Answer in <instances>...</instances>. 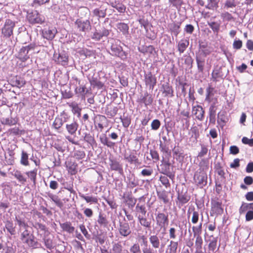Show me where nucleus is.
Wrapping results in <instances>:
<instances>
[{"label": "nucleus", "mask_w": 253, "mask_h": 253, "mask_svg": "<svg viewBox=\"0 0 253 253\" xmlns=\"http://www.w3.org/2000/svg\"><path fill=\"white\" fill-rule=\"evenodd\" d=\"M194 181L196 185L203 188L207 184V175L204 170L196 171L194 176Z\"/></svg>", "instance_id": "nucleus-1"}, {"label": "nucleus", "mask_w": 253, "mask_h": 253, "mask_svg": "<svg viewBox=\"0 0 253 253\" xmlns=\"http://www.w3.org/2000/svg\"><path fill=\"white\" fill-rule=\"evenodd\" d=\"M156 223L160 229H165L169 222V215L164 212H158L156 214Z\"/></svg>", "instance_id": "nucleus-2"}, {"label": "nucleus", "mask_w": 253, "mask_h": 253, "mask_svg": "<svg viewBox=\"0 0 253 253\" xmlns=\"http://www.w3.org/2000/svg\"><path fill=\"white\" fill-rule=\"evenodd\" d=\"M223 212V208L221 202L218 200H212L211 203V216H217Z\"/></svg>", "instance_id": "nucleus-3"}, {"label": "nucleus", "mask_w": 253, "mask_h": 253, "mask_svg": "<svg viewBox=\"0 0 253 253\" xmlns=\"http://www.w3.org/2000/svg\"><path fill=\"white\" fill-rule=\"evenodd\" d=\"M22 243L33 249H39L42 247V245L36 239L35 236L31 234L30 236L21 240Z\"/></svg>", "instance_id": "nucleus-4"}, {"label": "nucleus", "mask_w": 253, "mask_h": 253, "mask_svg": "<svg viewBox=\"0 0 253 253\" xmlns=\"http://www.w3.org/2000/svg\"><path fill=\"white\" fill-rule=\"evenodd\" d=\"M15 22L10 19H7L4 27L1 29V33L3 37L8 38L13 35V28L15 27Z\"/></svg>", "instance_id": "nucleus-5"}, {"label": "nucleus", "mask_w": 253, "mask_h": 253, "mask_svg": "<svg viewBox=\"0 0 253 253\" xmlns=\"http://www.w3.org/2000/svg\"><path fill=\"white\" fill-rule=\"evenodd\" d=\"M144 81L146 87L150 89L153 90L157 84V78L151 72L145 73L144 75Z\"/></svg>", "instance_id": "nucleus-6"}, {"label": "nucleus", "mask_w": 253, "mask_h": 253, "mask_svg": "<svg viewBox=\"0 0 253 253\" xmlns=\"http://www.w3.org/2000/svg\"><path fill=\"white\" fill-rule=\"evenodd\" d=\"M169 158H164V157L163 156V160L162 161V164L161 165L162 173L171 178L173 177L174 175H172L170 172V168L171 167L169 162Z\"/></svg>", "instance_id": "nucleus-7"}, {"label": "nucleus", "mask_w": 253, "mask_h": 253, "mask_svg": "<svg viewBox=\"0 0 253 253\" xmlns=\"http://www.w3.org/2000/svg\"><path fill=\"white\" fill-rule=\"evenodd\" d=\"M53 57L55 61L58 64L66 66L68 63L69 57L65 52L54 53Z\"/></svg>", "instance_id": "nucleus-8"}, {"label": "nucleus", "mask_w": 253, "mask_h": 253, "mask_svg": "<svg viewBox=\"0 0 253 253\" xmlns=\"http://www.w3.org/2000/svg\"><path fill=\"white\" fill-rule=\"evenodd\" d=\"M187 216L188 219L191 218V222L194 224L197 223L199 220V213L194 207L188 209Z\"/></svg>", "instance_id": "nucleus-9"}, {"label": "nucleus", "mask_w": 253, "mask_h": 253, "mask_svg": "<svg viewBox=\"0 0 253 253\" xmlns=\"http://www.w3.org/2000/svg\"><path fill=\"white\" fill-rule=\"evenodd\" d=\"M75 24L79 30L81 31L88 30L90 27L89 21L88 20L84 19L83 17L78 18L76 20Z\"/></svg>", "instance_id": "nucleus-10"}, {"label": "nucleus", "mask_w": 253, "mask_h": 253, "mask_svg": "<svg viewBox=\"0 0 253 253\" xmlns=\"http://www.w3.org/2000/svg\"><path fill=\"white\" fill-rule=\"evenodd\" d=\"M190 196L186 192L184 193L178 192L177 197V201L176 202V203L178 205L179 207H180L187 203L190 201Z\"/></svg>", "instance_id": "nucleus-11"}, {"label": "nucleus", "mask_w": 253, "mask_h": 253, "mask_svg": "<svg viewBox=\"0 0 253 253\" xmlns=\"http://www.w3.org/2000/svg\"><path fill=\"white\" fill-rule=\"evenodd\" d=\"M110 169L112 171H118L119 173L122 174L123 172V169L122 165L117 160L113 159H109Z\"/></svg>", "instance_id": "nucleus-12"}, {"label": "nucleus", "mask_w": 253, "mask_h": 253, "mask_svg": "<svg viewBox=\"0 0 253 253\" xmlns=\"http://www.w3.org/2000/svg\"><path fill=\"white\" fill-rule=\"evenodd\" d=\"M192 112L198 120L203 121L204 120L205 111L201 106L197 105L193 107Z\"/></svg>", "instance_id": "nucleus-13"}, {"label": "nucleus", "mask_w": 253, "mask_h": 253, "mask_svg": "<svg viewBox=\"0 0 253 253\" xmlns=\"http://www.w3.org/2000/svg\"><path fill=\"white\" fill-rule=\"evenodd\" d=\"M109 35V30L106 29H103L101 30H96L93 33L91 38L92 39L98 41L101 39L103 37H107Z\"/></svg>", "instance_id": "nucleus-14"}, {"label": "nucleus", "mask_w": 253, "mask_h": 253, "mask_svg": "<svg viewBox=\"0 0 253 253\" xmlns=\"http://www.w3.org/2000/svg\"><path fill=\"white\" fill-rule=\"evenodd\" d=\"M120 234L123 237H127L131 233V230L127 223H121L119 227Z\"/></svg>", "instance_id": "nucleus-15"}, {"label": "nucleus", "mask_w": 253, "mask_h": 253, "mask_svg": "<svg viewBox=\"0 0 253 253\" xmlns=\"http://www.w3.org/2000/svg\"><path fill=\"white\" fill-rule=\"evenodd\" d=\"M98 76L95 74L89 79L90 84L93 87H96L97 89H102L104 86V84L100 80V78H98Z\"/></svg>", "instance_id": "nucleus-16"}, {"label": "nucleus", "mask_w": 253, "mask_h": 253, "mask_svg": "<svg viewBox=\"0 0 253 253\" xmlns=\"http://www.w3.org/2000/svg\"><path fill=\"white\" fill-rule=\"evenodd\" d=\"M124 159L130 164H139L138 158L136 156V151H132L129 155L125 154Z\"/></svg>", "instance_id": "nucleus-17"}, {"label": "nucleus", "mask_w": 253, "mask_h": 253, "mask_svg": "<svg viewBox=\"0 0 253 253\" xmlns=\"http://www.w3.org/2000/svg\"><path fill=\"white\" fill-rule=\"evenodd\" d=\"M79 125L77 121H73L72 123L66 125V129L68 133L71 135H74L76 133Z\"/></svg>", "instance_id": "nucleus-18"}, {"label": "nucleus", "mask_w": 253, "mask_h": 253, "mask_svg": "<svg viewBox=\"0 0 253 253\" xmlns=\"http://www.w3.org/2000/svg\"><path fill=\"white\" fill-rule=\"evenodd\" d=\"M162 90L165 96L172 97L173 96V90L172 87L168 83L164 84L162 86Z\"/></svg>", "instance_id": "nucleus-19"}, {"label": "nucleus", "mask_w": 253, "mask_h": 253, "mask_svg": "<svg viewBox=\"0 0 253 253\" xmlns=\"http://www.w3.org/2000/svg\"><path fill=\"white\" fill-rule=\"evenodd\" d=\"M56 32L57 30L55 28L53 29H45L42 31V36L48 40H52L54 38Z\"/></svg>", "instance_id": "nucleus-20"}, {"label": "nucleus", "mask_w": 253, "mask_h": 253, "mask_svg": "<svg viewBox=\"0 0 253 253\" xmlns=\"http://www.w3.org/2000/svg\"><path fill=\"white\" fill-rule=\"evenodd\" d=\"M138 220L140 224L143 227L150 229L151 227V220L147 218L145 216H137Z\"/></svg>", "instance_id": "nucleus-21"}, {"label": "nucleus", "mask_w": 253, "mask_h": 253, "mask_svg": "<svg viewBox=\"0 0 253 253\" xmlns=\"http://www.w3.org/2000/svg\"><path fill=\"white\" fill-rule=\"evenodd\" d=\"M29 52L27 48H25L24 46H23L19 50L17 58H19L22 61H25L30 58V56L28 54Z\"/></svg>", "instance_id": "nucleus-22"}, {"label": "nucleus", "mask_w": 253, "mask_h": 253, "mask_svg": "<svg viewBox=\"0 0 253 253\" xmlns=\"http://www.w3.org/2000/svg\"><path fill=\"white\" fill-rule=\"evenodd\" d=\"M99 140L101 144L109 148H113L115 145V143L109 140L106 134H102L99 137Z\"/></svg>", "instance_id": "nucleus-23"}, {"label": "nucleus", "mask_w": 253, "mask_h": 253, "mask_svg": "<svg viewBox=\"0 0 253 253\" xmlns=\"http://www.w3.org/2000/svg\"><path fill=\"white\" fill-rule=\"evenodd\" d=\"M66 167L69 173L71 175H75L77 173L78 165L71 161H68L66 163Z\"/></svg>", "instance_id": "nucleus-24"}, {"label": "nucleus", "mask_w": 253, "mask_h": 253, "mask_svg": "<svg viewBox=\"0 0 253 253\" xmlns=\"http://www.w3.org/2000/svg\"><path fill=\"white\" fill-rule=\"evenodd\" d=\"M48 197L60 209H62L64 207V204L62 201L56 195L53 194L52 193H49L48 194Z\"/></svg>", "instance_id": "nucleus-25"}, {"label": "nucleus", "mask_w": 253, "mask_h": 253, "mask_svg": "<svg viewBox=\"0 0 253 253\" xmlns=\"http://www.w3.org/2000/svg\"><path fill=\"white\" fill-rule=\"evenodd\" d=\"M222 76L221 67H216L214 68L211 73V80L214 82H217L218 79L221 78Z\"/></svg>", "instance_id": "nucleus-26"}, {"label": "nucleus", "mask_w": 253, "mask_h": 253, "mask_svg": "<svg viewBox=\"0 0 253 253\" xmlns=\"http://www.w3.org/2000/svg\"><path fill=\"white\" fill-rule=\"evenodd\" d=\"M139 51L144 54H149V56L156 52L154 47L151 45L143 46L141 48H139Z\"/></svg>", "instance_id": "nucleus-27"}, {"label": "nucleus", "mask_w": 253, "mask_h": 253, "mask_svg": "<svg viewBox=\"0 0 253 253\" xmlns=\"http://www.w3.org/2000/svg\"><path fill=\"white\" fill-rule=\"evenodd\" d=\"M12 82L13 86H16L18 88L24 86L26 84V81L24 78L17 76L12 79Z\"/></svg>", "instance_id": "nucleus-28"}, {"label": "nucleus", "mask_w": 253, "mask_h": 253, "mask_svg": "<svg viewBox=\"0 0 253 253\" xmlns=\"http://www.w3.org/2000/svg\"><path fill=\"white\" fill-rule=\"evenodd\" d=\"M13 175L22 184L24 185L27 182V178L25 177L22 172L19 170L14 171Z\"/></svg>", "instance_id": "nucleus-29"}, {"label": "nucleus", "mask_w": 253, "mask_h": 253, "mask_svg": "<svg viewBox=\"0 0 253 253\" xmlns=\"http://www.w3.org/2000/svg\"><path fill=\"white\" fill-rule=\"evenodd\" d=\"M158 197L159 200L162 201L164 204H167L169 200L168 197V192L163 190L160 191H157Z\"/></svg>", "instance_id": "nucleus-30"}, {"label": "nucleus", "mask_w": 253, "mask_h": 253, "mask_svg": "<svg viewBox=\"0 0 253 253\" xmlns=\"http://www.w3.org/2000/svg\"><path fill=\"white\" fill-rule=\"evenodd\" d=\"M111 53L113 56L120 57L123 55V51L122 47L118 46L116 44H112L111 47Z\"/></svg>", "instance_id": "nucleus-31"}, {"label": "nucleus", "mask_w": 253, "mask_h": 253, "mask_svg": "<svg viewBox=\"0 0 253 253\" xmlns=\"http://www.w3.org/2000/svg\"><path fill=\"white\" fill-rule=\"evenodd\" d=\"M60 226L62 229L69 233H73L75 230V227L72 226L70 222L66 221L63 223H60Z\"/></svg>", "instance_id": "nucleus-32"}, {"label": "nucleus", "mask_w": 253, "mask_h": 253, "mask_svg": "<svg viewBox=\"0 0 253 253\" xmlns=\"http://www.w3.org/2000/svg\"><path fill=\"white\" fill-rule=\"evenodd\" d=\"M189 45V41L186 39L181 40L177 45L178 50L181 54L183 53Z\"/></svg>", "instance_id": "nucleus-33"}, {"label": "nucleus", "mask_w": 253, "mask_h": 253, "mask_svg": "<svg viewBox=\"0 0 253 253\" xmlns=\"http://www.w3.org/2000/svg\"><path fill=\"white\" fill-rule=\"evenodd\" d=\"M117 112V107L111 105L108 106L105 110V114L109 118L115 116Z\"/></svg>", "instance_id": "nucleus-34"}, {"label": "nucleus", "mask_w": 253, "mask_h": 253, "mask_svg": "<svg viewBox=\"0 0 253 253\" xmlns=\"http://www.w3.org/2000/svg\"><path fill=\"white\" fill-rule=\"evenodd\" d=\"M49 235V234H44L42 238V240L45 247L49 250H51L54 248L53 242V240L52 239H51L49 237H48V236Z\"/></svg>", "instance_id": "nucleus-35"}, {"label": "nucleus", "mask_w": 253, "mask_h": 253, "mask_svg": "<svg viewBox=\"0 0 253 253\" xmlns=\"http://www.w3.org/2000/svg\"><path fill=\"white\" fill-rule=\"evenodd\" d=\"M25 173L28 178L33 183L34 185H35L37 180V169H35L32 170L26 171Z\"/></svg>", "instance_id": "nucleus-36"}, {"label": "nucleus", "mask_w": 253, "mask_h": 253, "mask_svg": "<svg viewBox=\"0 0 253 253\" xmlns=\"http://www.w3.org/2000/svg\"><path fill=\"white\" fill-rule=\"evenodd\" d=\"M112 253H129L127 250H123V247L120 243H115L112 247Z\"/></svg>", "instance_id": "nucleus-37"}, {"label": "nucleus", "mask_w": 253, "mask_h": 253, "mask_svg": "<svg viewBox=\"0 0 253 253\" xmlns=\"http://www.w3.org/2000/svg\"><path fill=\"white\" fill-rule=\"evenodd\" d=\"M160 149L161 152L165 156L164 158H169L171 156V152L169 147L165 144H160Z\"/></svg>", "instance_id": "nucleus-38"}, {"label": "nucleus", "mask_w": 253, "mask_h": 253, "mask_svg": "<svg viewBox=\"0 0 253 253\" xmlns=\"http://www.w3.org/2000/svg\"><path fill=\"white\" fill-rule=\"evenodd\" d=\"M215 90L214 88L212 87L211 84H209L208 87L206 89V95L205 100L209 102L211 101V97L213 96Z\"/></svg>", "instance_id": "nucleus-39"}, {"label": "nucleus", "mask_w": 253, "mask_h": 253, "mask_svg": "<svg viewBox=\"0 0 253 253\" xmlns=\"http://www.w3.org/2000/svg\"><path fill=\"white\" fill-rule=\"evenodd\" d=\"M153 99L152 96L149 95L148 93H146L144 94V96L141 99H140L139 102L140 103H143L145 104L146 106L148 105H150L153 102Z\"/></svg>", "instance_id": "nucleus-40"}, {"label": "nucleus", "mask_w": 253, "mask_h": 253, "mask_svg": "<svg viewBox=\"0 0 253 253\" xmlns=\"http://www.w3.org/2000/svg\"><path fill=\"white\" fill-rule=\"evenodd\" d=\"M136 212L138 215L145 216L147 210L144 204H140L138 203L135 207Z\"/></svg>", "instance_id": "nucleus-41"}, {"label": "nucleus", "mask_w": 253, "mask_h": 253, "mask_svg": "<svg viewBox=\"0 0 253 253\" xmlns=\"http://www.w3.org/2000/svg\"><path fill=\"white\" fill-rule=\"evenodd\" d=\"M97 223L101 227H107L109 224V221L105 216L100 213L98 217Z\"/></svg>", "instance_id": "nucleus-42"}, {"label": "nucleus", "mask_w": 253, "mask_h": 253, "mask_svg": "<svg viewBox=\"0 0 253 253\" xmlns=\"http://www.w3.org/2000/svg\"><path fill=\"white\" fill-rule=\"evenodd\" d=\"M149 241L155 249H158L160 247V242L159 237L157 235H151L149 237Z\"/></svg>", "instance_id": "nucleus-43"}, {"label": "nucleus", "mask_w": 253, "mask_h": 253, "mask_svg": "<svg viewBox=\"0 0 253 253\" xmlns=\"http://www.w3.org/2000/svg\"><path fill=\"white\" fill-rule=\"evenodd\" d=\"M75 92L76 94L81 95L82 98L84 99L85 94L88 93V90L86 89L85 85H81L77 87L75 89Z\"/></svg>", "instance_id": "nucleus-44"}, {"label": "nucleus", "mask_w": 253, "mask_h": 253, "mask_svg": "<svg viewBox=\"0 0 253 253\" xmlns=\"http://www.w3.org/2000/svg\"><path fill=\"white\" fill-rule=\"evenodd\" d=\"M62 192L66 196L63 200L67 202L69 201L70 199L71 198V194H73L74 195L76 193L75 191L72 187L65 188L64 190H63Z\"/></svg>", "instance_id": "nucleus-45"}, {"label": "nucleus", "mask_w": 253, "mask_h": 253, "mask_svg": "<svg viewBox=\"0 0 253 253\" xmlns=\"http://www.w3.org/2000/svg\"><path fill=\"white\" fill-rule=\"evenodd\" d=\"M27 20L32 24H42L45 20L44 17H27Z\"/></svg>", "instance_id": "nucleus-46"}, {"label": "nucleus", "mask_w": 253, "mask_h": 253, "mask_svg": "<svg viewBox=\"0 0 253 253\" xmlns=\"http://www.w3.org/2000/svg\"><path fill=\"white\" fill-rule=\"evenodd\" d=\"M80 196L82 199L84 200L87 203L97 204L98 202V198L96 197L86 196L81 194H80Z\"/></svg>", "instance_id": "nucleus-47"}, {"label": "nucleus", "mask_w": 253, "mask_h": 253, "mask_svg": "<svg viewBox=\"0 0 253 253\" xmlns=\"http://www.w3.org/2000/svg\"><path fill=\"white\" fill-rule=\"evenodd\" d=\"M29 156L26 152L22 150L21 152V156L20 159V164L24 166H28L29 165Z\"/></svg>", "instance_id": "nucleus-48"}, {"label": "nucleus", "mask_w": 253, "mask_h": 253, "mask_svg": "<svg viewBox=\"0 0 253 253\" xmlns=\"http://www.w3.org/2000/svg\"><path fill=\"white\" fill-rule=\"evenodd\" d=\"M208 23L214 33H216V34L218 33L221 25L220 21H211L208 22Z\"/></svg>", "instance_id": "nucleus-49"}, {"label": "nucleus", "mask_w": 253, "mask_h": 253, "mask_svg": "<svg viewBox=\"0 0 253 253\" xmlns=\"http://www.w3.org/2000/svg\"><path fill=\"white\" fill-rule=\"evenodd\" d=\"M192 135L190 138V141L193 143L196 144L197 142V139L199 137V132L196 127L191 129Z\"/></svg>", "instance_id": "nucleus-50"}, {"label": "nucleus", "mask_w": 253, "mask_h": 253, "mask_svg": "<svg viewBox=\"0 0 253 253\" xmlns=\"http://www.w3.org/2000/svg\"><path fill=\"white\" fill-rule=\"evenodd\" d=\"M69 106L72 108V111L73 114H77L78 116H81V108H80L78 104L76 102H72L68 104Z\"/></svg>", "instance_id": "nucleus-51"}, {"label": "nucleus", "mask_w": 253, "mask_h": 253, "mask_svg": "<svg viewBox=\"0 0 253 253\" xmlns=\"http://www.w3.org/2000/svg\"><path fill=\"white\" fill-rule=\"evenodd\" d=\"M5 226L7 231L11 235H13L15 234V227L12 221H6Z\"/></svg>", "instance_id": "nucleus-52"}, {"label": "nucleus", "mask_w": 253, "mask_h": 253, "mask_svg": "<svg viewBox=\"0 0 253 253\" xmlns=\"http://www.w3.org/2000/svg\"><path fill=\"white\" fill-rule=\"evenodd\" d=\"M192 229L194 237L200 236L202 231V223H200L198 226H193Z\"/></svg>", "instance_id": "nucleus-53"}, {"label": "nucleus", "mask_w": 253, "mask_h": 253, "mask_svg": "<svg viewBox=\"0 0 253 253\" xmlns=\"http://www.w3.org/2000/svg\"><path fill=\"white\" fill-rule=\"evenodd\" d=\"M63 125V121L62 119L59 117H56L53 123L52 126L55 129L58 130L62 127Z\"/></svg>", "instance_id": "nucleus-54"}, {"label": "nucleus", "mask_w": 253, "mask_h": 253, "mask_svg": "<svg viewBox=\"0 0 253 253\" xmlns=\"http://www.w3.org/2000/svg\"><path fill=\"white\" fill-rule=\"evenodd\" d=\"M209 149L207 146L205 144L201 145V150L199 152L197 157L202 158L205 157L208 153Z\"/></svg>", "instance_id": "nucleus-55"}, {"label": "nucleus", "mask_w": 253, "mask_h": 253, "mask_svg": "<svg viewBox=\"0 0 253 253\" xmlns=\"http://www.w3.org/2000/svg\"><path fill=\"white\" fill-rule=\"evenodd\" d=\"M84 136V140L91 145H93L95 143L94 137L89 133H85Z\"/></svg>", "instance_id": "nucleus-56"}, {"label": "nucleus", "mask_w": 253, "mask_h": 253, "mask_svg": "<svg viewBox=\"0 0 253 253\" xmlns=\"http://www.w3.org/2000/svg\"><path fill=\"white\" fill-rule=\"evenodd\" d=\"M17 122V120L12 117H8L5 119H3L2 124L3 125L12 126L15 125Z\"/></svg>", "instance_id": "nucleus-57"}, {"label": "nucleus", "mask_w": 253, "mask_h": 253, "mask_svg": "<svg viewBox=\"0 0 253 253\" xmlns=\"http://www.w3.org/2000/svg\"><path fill=\"white\" fill-rule=\"evenodd\" d=\"M211 237H212V239L210 241L209 244V249L211 251H214L216 248L217 238L213 237L212 235Z\"/></svg>", "instance_id": "nucleus-58"}, {"label": "nucleus", "mask_w": 253, "mask_h": 253, "mask_svg": "<svg viewBox=\"0 0 253 253\" xmlns=\"http://www.w3.org/2000/svg\"><path fill=\"white\" fill-rule=\"evenodd\" d=\"M74 157L78 160L84 159L85 156V153L83 150H76L74 153Z\"/></svg>", "instance_id": "nucleus-59"}, {"label": "nucleus", "mask_w": 253, "mask_h": 253, "mask_svg": "<svg viewBox=\"0 0 253 253\" xmlns=\"http://www.w3.org/2000/svg\"><path fill=\"white\" fill-rule=\"evenodd\" d=\"M159 180L166 188L170 187V184L167 176L165 175H161L159 178Z\"/></svg>", "instance_id": "nucleus-60"}, {"label": "nucleus", "mask_w": 253, "mask_h": 253, "mask_svg": "<svg viewBox=\"0 0 253 253\" xmlns=\"http://www.w3.org/2000/svg\"><path fill=\"white\" fill-rule=\"evenodd\" d=\"M117 27L123 34L126 35L128 33V26L126 24L120 23L118 25Z\"/></svg>", "instance_id": "nucleus-61"}, {"label": "nucleus", "mask_w": 253, "mask_h": 253, "mask_svg": "<svg viewBox=\"0 0 253 253\" xmlns=\"http://www.w3.org/2000/svg\"><path fill=\"white\" fill-rule=\"evenodd\" d=\"M34 227L35 228L39 229L41 231H43L44 232V234H50V232H49L47 228L44 224L38 222L36 223L35 225H34Z\"/></svg>", "instance_id": "nucleus-62"}, {"label": "nucleus", "mask_w": 253, "mask_h": 253, "mask_svg": "<svg viewBox=\"0 0 253 253\" xmlns=\"http://www.w3.org/2000/svg\"><path fill=\"white\" fill-rule=\"evenodd\" d=\"M178 247V242L171 241L169 246V253H176Z\"/></svg>", "instance_id": "nucleus-63"}, {"label": "nucleus", "mask_w": 253, "mask_h": 253, "mask_svg": "<svg viewBox=\"0 0 253 253\" xmlns=\"http://www.w3.org/2000/svg\"><path fill=\"white\" fill-rule=\"evenodd\" d=\"M123 126L124 127L127 128L131 123V119L127 116H124L123 118H120Z\"/></svg>", "instance_id": "nucleus-64"}]
</instances>
